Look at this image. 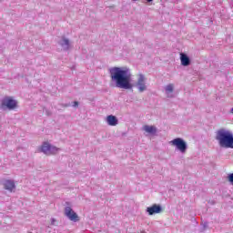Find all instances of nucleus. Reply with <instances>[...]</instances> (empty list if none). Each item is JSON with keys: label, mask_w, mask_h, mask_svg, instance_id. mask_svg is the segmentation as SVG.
<instances>
[{"label": "nucleus", "mask_w": 233, "mask_h": 233, "mask_svg": "<svg viewBox=\"0 0 233 233\" xmlns=\"http://www.w3.org/2000/svg\"><path fill=\"white\" fill-rule=\"evenodd\" d=\"M216 139L223 148H233L232 132L226 129H220L217 132Z\"/></svg>", "instance_id": "2"}, {"label": "nucleus", "mask_w": 233, "mask_h": 233, "mask_svg": "<svg viewBox=\"0 0 233 233\" xmlns=\"http://www.w3.org/2000/svg\"><path fill=\"white\" fill-rule=\"evenodd\" d=\"M61 45H62V46H66V50H68V48H70V41H68V39H66V38L62 39Z\"/></svg>", "instance_id": "13"}, {"label": "nucleus", "mask_w": 233, "mask_h": 233, "mask_svg": "<svg viewBox=\"0 0 233 233\" xmlns=\"http://www.w3.org/2000/svg\"><path fill=\"white\" fill-rule=\"evenodd\" d=\"M146 1H147V3H152L153 0H146Z\"/></svg>", "instance_id": "17"}, {"label": "nucleus", "mask_w": 233, "mask_h": 233, "mask_svg": "<svg viewBox=\"0 0 233 233\" xmlns=\"http://www.w3.org/2000/svg\"><path fill=\"white\" fill-rule=\"evenodd\" d=\"M106 122L109 127H116L117 125V117L114 115H109L106 116Z\"/></svg>", "instance_id": "10"}, {"label": "nucleus", "mask_w": 233, "mask_h": 233, "mask_svg": "<svg viewBox=\"0 0 233 233\" xmlns=\"http://www.w3.org/2000/svg\"><path fill=\"white\" fill-rule=\"evenodd\" d=\"M74 106H79V102L75 101V102H74Z\"/></svg>", "instance_id": "16"}, {"label": "nucleus", "mask_w": 233, "mask_h": 233, "mask_svg": "<svg viewBox=\"0 0 233 233\" xmlns=\"http://www.w3.org/2000/svg\"><path fill=\"white\" fill-rule=\"evenodd\" d=\"M65 215L66 218L70 219V221H79V217L77 216V213L72 209L70 207H66L65 208Z\"/></svg>", "instance_id": "6"}, {"label": "nucleus", "mask_w": 233, "mask_h": 233, "mask_svg": "<svg viewBox=\"0 0 233 233\" xmlns=\"http://www.w3.org/2000/svg\"><path fill=\"white\" fill-rule=\"evenodd\" d=\"M161 206L154 204L152 207L147 208V212H148L149 216H154V214H160L162 212Z\"/></svg>", "instance_id": "8"}, {"label": "nucleus", "mask_w": 233, "mask_h": 233, "mask_svg": "<svg viewBox=\"0 0 233 233\" xmlns=\"http://www.w3.org/2000/svg\"><path fill=\"white\" fill-rule=\"evenodd\" d=\"M109 74L111 80L116 83L117 88H124L125 90H130L132 88V84H130L132 75L128 69L112 67L109 69Z\"/></svg>", "instance_id": "1"}, {"label": "nucleus", "mask_w": 233, "mask_h": 233, "mask_svg": "<svg viewBox=\"0 0 233 233\" xmlns=\"http://www.w3.org/2000/svg\"><path fill=\"white\" fill-rule=\"evenodd\" d=\"M0 106L3 109L8 108V110H15L17 101L11 96H5L2 99Z\"/></svg>", "instance_id": "3"}, {"label": "nucleus", "mask_w": 233, "mask_h": 233, "mask_svg": "<svg viewBox=\"0 0 233 233\" xmlns=\"http://www.w3.org/2000/svg\"><path fill=\"white\" fill-rule=\"evenodd\" d=\"M4 187L5 190H9V192H12L15 188V183L14 180H5L4 183Z\"/></svg>", "instance_id": "11"}, {"label": "nucleus", "mask_w": 233, "mask_h": 233, "mask_svg": "<svg viewBox=\"0 0 233 233\" xmlns=\"http://www.w3.org/2000/svg\"><path fill=\"white\" fill-rule=\"evenodd\" d=\"M147 81V78H145L144 75H138V80L137 82V86L139 90V92H145L147 90V84L145 83Z\"/></svg>", "instance_id": "7"}, {"label": "nucleus", "mask_w": 233, "mask_h": 233, "mask_svg": "<svg viewBox=\"0 0 233 233\" xmlns=\"http://www.w3.org/2000/svg\"><path fill=\"white\" fill-rule=\"evenodd\" d=\"M167 94H172L174 92V84H169L166 86Z\"/></svg>", "instance_id": "14"}, {"label": "nucleus", "mask_w": 233, "mask_h": 233, "mask_svg": "<svg viewBox=\"0 0 233 233\" xmlns=\"http://www.w3.org/2000/svg\"><path fill=\"white\" fill-rule=\"evenodd\" d=\"M180 62L182 66H188L190 65V58L185 53H180Z\"/></svg>", "instance_id": "9"}, {"label": "nucleus", "mask_w": 233, "mask_h": 233, "mask_svg": "<svg viewBox=\"0 0 233 233\" xmlns=\"http://www.w3.org/2000/svg\"><path fill=\"white\" fill-rule=\"evenodd\" d=\"M41 152L46 154V156H52V154H57L59 152V148L45 142L41 147Z\"/></svg>", "instance_id": "5"}, {"label": "nucleus", "mask_w": 233, "mask_h": 233, "mask_svg": "<svg viewBox=\"0 0 233 233\" xmlns=\"http://www.w3.org/2000/svg\"><path fill=\"white\" fill-rule=\"evenodd\" d=\"M169 144L172 147H176L177 150H179L182 154H185L187 152V142L183 140V138L177 137L169 142Z\"/></svg>", "instance_id": "4"}, {"label": "nucleus", "mask_w": 233, "mask_h": 233, "mask_svg": "<svg viewBox=\"0 0 233 233\" xmlns=\"http://www.w3.org/2000/svg\"><path fill=\"white\" fill-rule=\"evenodd\" d=\"M228 179L229 183H231V185H233V173L228 175Z\"/></svg>", "instance_id": "15"}, {"label": "nucleus", "mask_w": 233, "mask_h": 233, "mask_svg": "<svg viewBox=\"0 0 233 233\" xmlns=\"http://www.w3.org/2000/svg\"><path fill=\"white\" fill-rule=\"evenodd\" d=\"M143 130H145V132L147 134H156L157 132V128H156V127L148 125H145L143 127Z\"/></svg>", "instance_id": "12"}, {"label": "nucleus", "mask_w": 233, "mask_h": 233, "mask_svg": "<svg viewBox=\"0 0 233 233\" xmlns=\"http://www.w3.org/2000/svg\"><path fill=\"white\" fill-rule=\"evenodd\" d=\"M231 113L233 114V108L231 109Z\"/></svg>", "instance_id": "18"}]
</instances>
